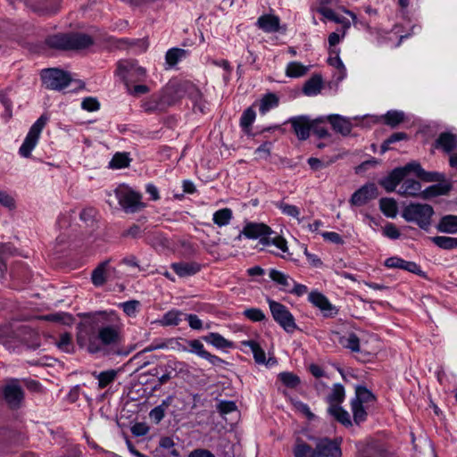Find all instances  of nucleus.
I'll return each instance as SVG.
<instances>
[{
	"mask_svg": "<svg viewBox=\"0 0 457 457\" xmlns=\"http://www.w3.org/2000/svg\"><path fill=\"white\" fill-rule=\"evenodd\" d=\"M83 320L77 325L76 341L79 347H86L90 353L104 352L106 355L127 356L135 345L119 348L121 336L117 325L108 324L106 312L79 314Z\"/></svg>",
	"mask_w": 457,
	"mask_h": 457,
	"instance_id": "1",
	"label": "nucleus"
},
{
	"mask_svg": "<svg viewBox=\"0 0 457 457\" xmlns=\"http://www.w3.org/2000/svg\"><path fill=\"white\" fill-rule=\"evenodd\" d=\"M186 87H162L148 100L143 102L142 107L147 112L164 110L175 104L186 93Z\"/></svg>",
	"mask_w": 457,
	"mask_h": 457,
	"instance_id": "2",
	"label": "nucleus"
},
{
	"mask_svg": "<svg viewBox=\"0 0 457 457\" xmlns=\"http://www.w3.org/2000/svg\"><path fill=\"white\" fill-rule=\"evenodd\" d=\"M434 213V209L430 204L411 203L403 209L402 216L407 222H413L420 228L428 231L431 226Z\"/></svg>",
	"mask_w": 457,
	"mask_h": 457,
	"instance_id": "3",
	"label": "nucleus"
},
{
	"mask_svg": "<svg viewBox=\"0 0 457 457\" xmlns=\"http://www.w3.org/2000/svg\"><path fill=\"white\" fill-rule=\"evenodd\" d=\"M25 398V392L18 378H9L0 387V404L5 403L11 410L21 407Z\"/></svg>",
	"mask_w": 457,
	"mask_h": 457,
	"instance_id": "4",
	"label": "nucleus"
},
{
	"mask_svg": "<svg viewBox=\"0 0 457 457\" xmlns=\"http://www.w3.org/2000/svg\"><path fill=\"white\" fill-rule=\"evenodd\" d=\"M49 44L63 50H81L93 44L90 36L82 33L55 35L49 39Z\"/></svg>",
	"mask_w": 457,
	"mask_h": 457,
	"instance_id": "5",
	"label": "nucleus"
},
{
	"mask_svg": "<svg viewBox=\"0 0 457 457\" xmlns=\"http://www.w3.org/2000/svg\"><path fill=\"white\" fill-rule=\"evenodd\" d=\"M356 457H399L389 449L386 443L375 438H367L355 444Z\"/></svg>",
	"mask_w": 457,
	"mask_h": 457,
	"instance_id": "6",
	"label": "nucleus"
},
{
	"mask_svg": "<svg viewBox=\"0 0 457 457\" xmlns=\"http://www.w3.org/2000/svg\"><path fill=\"white\" fill-rule=\"evenodd\" d=\"M115 74L125 86H140L145 81L146 71L133 61H120Z\"/></svg>",
	"mask_w": 457,
	"mask_h": 457,
	"instance_id": "7",
	"label": "nucleus"
},
{
	"mask_svg": "<svg viewBox=\"0 0 457 457\" xmlns=\"http://www.w3.org/2000/svg\"><path fill=\"white\" fill-rule=\"evenodd\" d=\"M267 302L272 318L287 333L291 334L298 329L295 318L287 306L270 298Z\"/></svg>",
	"mask_w": 457,
	"mask_h": 457,
	"instance_id": "8",
	"label": "nucleus"
},
{
	"mask_svg": "<svg viewBox=\"0 0 457 457\" xmlns=\"http://www.w3.org/2000/svg\"><path fill=\"white\" fill-rule=\"evenodd\" d=\"M48 121V116L42 114L30 127L22 145L19 149V154L24 158L31 156L32 150L36 147L40 134Z\"/></svg>",
	"mask_w": 457,
	"mask_h": 457,
	"instance_id": "9",
	"label": "nucleus"
},
{
	"mask_svg": "<svg viewBox=\"0 0 457 457\" xmlns=\"http://www.w3.org/2000/svg\"><path fill=\"white\" fill-rule=\"evenodd\" d=\"M44 86H69L71 83L85 86V83L73 78L71 73L57 68L44 69L40 72Z\"/></svg>",
	"mask_w": 457,
	"mask_h": 457,
	"instance_id": "10",
	"label": "nucleus"
},
{
	"mask_svg": "<svg viewBox=\"0 0 457 457\" xmlns=\"http://www.w3.org/2000/svg\"><path fill=\"white\" fill-rule=\"evenodd\" d=\"M313 457H342V437L329 438L328 436L314 438Z\"/></svg>",
	"mask_w": 457,
	"mask_h": 457,
	"instance_id": "11",
	"label": "nucleus"
},
{
	"mask_svg": "<svg viewBox=\"0 0 457 457\" xmlns=\"http://www.w3.org/2000/svg\"><path fill=\"white\" fill-rule=\"evenodd\" d=\"M272 229L264 223L247 222L236 239L240 240L244 236L248 239H259L263 245H270Z\"/></svg>",
	"mask_w": 457,
	"mask_h": 457,
	"instance_id": "12",
	"label": "nucleus"
},
{
	"mask_svg": "<svg viewBox=\"0 0 457 457\" xmlns=\"http://www.w3.org/2000/svg\"><path fill=\"white\" fill-rule=\"evenodd\" d=\"M116 196L120 205L127 213H134L145 207V204L141 201V194L133 190H118L116 191Z\"/></svg>",
	"mask_w": 457,
	"mask_h": 457,
	"instance_id": "13",
	"label": "nucleus"
},
{
	"mask_svg": "<svg viewBox=\"0 0 457 457\" xmlns=\"http://www.w3.org/2000/svg\"><path fill=\"white\" fill-rule=\"evenodd\" d=\"M308 301L321 312L324 318H334L338 314V309L329 302L325 295L318 290L309 293Z\"/></svg>",
	"mask_w": 457,
	"mask_h": 457,
	"instance_id": "14",
	"label": "nucleus"
},
{
	"mask_svg": "<svg viewBox=\"0 0 457 457\" xmlns=\"http://www.w3.org/2000/svg\"><path fill=\"white\" fill-rule=\"evenodd\" d=\"M410 173L411 170L407 163L404 166L397 167L392 170L389 174L381 179L378 183L386 192H393Z\"/></svg>",
	"mask_w": 457,
	"mask_h": 457,
	"instance_id": "15",
	"label": "nucleus"
},
{
	"mask_svg": "<svg viewBox=\"0 0 457 457\" xmlns=\"http://www.w3.org/2000/svg\"><path fill=\"white\" fill-rule=\"evenodd\" d=\"M378 195L377 186L374 183H367L352 195L350 204L354 206H362L370 200L377 198Z\"/></svg>",
	"mask_w": 457,
	"mask_h": 457,
	"instance_id": "16",
	"label": "nucleus"
},
{
	"mask_svg": "<svg viewBox=\"0 0 457 457\" xmlns=\"http://www.w3.org/2000/svg\"><path fill=\"white\" fill-rule=\"evenodd\" d=\"M32 333V329L28 326H19L15 329L9 326L0 327V342L4 345H6L10 339L22 342L24 340L23 336H30Z\"/></svg>",
	"mask_w": 457,
	"mask_h": 457,
	"instance_id": "17",
	"label": "nucleus"
},
{
	"mask_svg": "<svg viewBox=\"0 0 457 457\" xmlns=\"http://www.w3.org/2000/svg\"><path fill=\"white\" fill-rule=\"evenodd\" d=\"M312 121L304 115L292 117L287 120L292 125L293 130L299 140H306L309 137Z\"/></svg>",
	"mask_w": 457,
	"mask_h": 457,
	"instance_id": "18",
	"label": "nucleus"
},
{
	"mask_svg": "<svg viewBox=\"0 0 457 457\" xmlns=\"http://www.w3.org/2000/svg\"><path fill=\"white\" fill-rule=\"evenodd\" d=\"M411 172L415 173L418 179L425 182H442L445 176L437 171H426L418 162H408Z\"/></svg>",
	"mask_w": 457,
	"mask_h": 457,
	"instance_id": "19",
	"label": "nucleus"
},
{
	"mask_svg": "<svg viewBox=\"0 0 457 457\" xmlns=\"http://www.w3.org/2000/svg\"><path fill=\"white\" fill-rule=\"evenodd\" d=\"M434 146L446 154H451L457 148V135L452 132H442L436 139Z\"/></svg>",
	"mask_w": 457,
	"mask_h": 457,
	"instance_id": "20",
	"label": "nucleus"
},
{
	"mask_svg": "<svg viewBox=\"0 0 457 457\" xmlns=\"http://www.w3.org/2000/svg\"><path fill=\"white\" fill-rule=\"evenodd\" d=\"M328 120L337 133L344 137L350 135L353 129L350 119L345 118L339 114H331L328 116Z\"/></svg>",
	"mask_w": 457,
	"mask_h": 457,
	"instance_id": "21",
	"label": "nucleus"
},
{
	"mask_svg": "<svg viewBox=\"0 0 457 457\" xmlns=\"http://www.w3.org/2000/svg\"><path fill=\"white\" fill-rule=\"evenodd\" d=\"M170 267L173 270V271L180 278L190 277V276L195 275L202 269V265L196 262H173L170 265Z\"/></svg>",
	"mask_w": 457,
	"mask_h": 457,
	"instance_id": "22",
	"label": "nucleus"
},
{
	"mask_svg": "<svg viewBox=\"0 0 457 457\" xmlns=\"http://www.w3.org/2000/svg\"><path fill=\"white\" fill-rule=\"evenodd\" d=\"M174 395H168L162 403L152 409L149 412V419L154 423L159 424L165 417L166 410L171 405Z\"/></svg>",
	"mask_w": 457,
	"mask_h": 457,
	"instance_id": "23",
	"label": "nucleus"
},
{
	"mask_svg": "<svg viewBox=\"0 0 457 457\" xmlns=\"http://www.w3.org/2000/svg\"><path fill=\"white\" fill-rule=\"evenodd\" d=\"M256 25L266 33L277 32L279 29V18L272 14H264L258 18Z\"/></svg>",
	"mask_w": 457,
	"mask_h": 457,
	"instance_id": "24",
	"label": "nucleus"
},
{
	"mask_svg": "<svg viewBox=\"0 0 457 457\" xmlns=\"http://www.w3.org/2000/svg\"><path fill=\"white\" fill-rule=\"evenodd\" d=\"M421 184L415 179H404L397 193L403 196L421 197Z\"/></svg>",
	"mask_w": 457,
	"mask_h": 457,
	"instance_id": "25",
	"label": "nucleus"
},
{
	"mask_svg": "<svg viewBox=\"0 0 457 457\" xmlns=\"http://www.w3.org/2000/svg\"><path fill=\"white\" fill-rule=\"evenodd\" d=\"M436 228L440 233L456 234L457 233V215L447 214L441 217Z\"/></svg>",
	"mask_w": 457,
	"mask_h": 457,
	"instance_id": "26",
	"label": "nucleus"
},
{
	"mask_svg": "<svg viewBox=\"0 0 457 457\" xmlns=\"http://www.w3.org/2000/svg\"><path fill=\"white\" fill-rule=\"evenodd\" d=\"M451 188L452 186L450 184L439 182L422 190L420 198L428 200L436 196L445 195Z\"/></svg>",
	"mask_w": 457,
	"mask_h": 457,
	"instance_id": "27",
	"label": "nucleus"
},
{
	"mask_svg": "<svg viewBox=\"0 0 457 457\" xmlns=\"http://www.w3.org/2000/svg\"><path fill=\"white\" fill-rule=\"evenodd\" d=\"M328 413L345 428L353 426L350 414L341 405L334 404L333 406H328Z\"/></svg>",
	"mask_w": 457,
	"mask_h": 457,
	"instance_id": "28",
	"label": "nucleus"
},
{
	"mask_svg": "<svg viewBox=\"0 0 457 457\" xmlns=\"http://www.w3.org/2000/svg\"><path fill=\"white\" fill-rule=\"evenodd\" d=\"M188 52L182 48L173 47L169 49L165 54L166 69L174 68L180 61L187 58Z\"/></svg>",
	"mask_w": 457,
	"mask_h": 457,
	"instance_id": "29",
	"label": "nucleus"
},
{
	"mask_svg": "<svg viewBox=\"0 0 457 457\" xmlns=\"http://www.w3.org/2000/svg\"><path fill=\"white\" fill-rule=\"evenodd\" d=\"M202 339L217 349L231 348L234 345L233 342L226 339L217 332H210L209 334L202 337Z\"/></svg>",
	"mask_w": 457,
	"mask_h": 457,
	"instance_id": "30",
	"label": "nucleus"
},
{
	"mask_svg": "<svg viewBox=\"0 0 457 457\" xmlns=\"http://www.w3.org/2000/svg\"><path fill=\"white\" fill-rule=\"evenodd\" d=\"M375 401H376L375 395L370 389H368L365 386L357 385L355 386V395L351 400V402L365 405L370 403H374Z\"/></svg>",
	"mask_w": 457,
	"mask_h": 457,
	"instance_id": "31",
	"label": "nucleus"
},
{
	"mask_svg": "<svg viewBox=\"0 0 457 457\" xmlns=\"http://www.w3.org/2000/svg\"><path fill=\"white\" fill-rule=\"evenodd\" d=\"M270 278L280 287V290L287 292L291 287L293 278L288 275L276 270L270 269L269 271Z\"/></svg>",
	"mask_w": 457,
	"mask_h": 457,
	"instance_id": "32",
	"label": "nucleus"
},
{
	"mask_svg": "<svg viewBox=\"0 0 457 457\" xmlns=\"http://www.w3.org/2000/svg\"><path fill=\"white\" fill-rule=\"evenodd\" d=\"M345 387L342 384L337 383L334 384L331 389V392L327 395L326 402L329 404V406H333L334 404H339L345 401Z\"/></svg>",
	"mask_w": 457,
	"mask_h": 457,
	"instance_id": "33",
	"label": "nucleus"
},
{
	"mask_svg": "<svg viewBox=\"0 0 457 457\" xmlns=\"http://www.w3.org/2000/svg\"><path fill=\"white\" fill-rule=\"evenodd\" d=\"M183 317L185 318V313L181 311L172 309L164 313L158 322L163 327L177 326L183 320Z\"/></svg>",
	"mask_w": 457,
	"mask_h": 457,
	"instance_id": "34",
	"label": "nucleus"
},
{
	"mask_svg": "<svg viewBox=\"0 0 457 457\" xmlns=\"http://www.w3.org/2000/svg\"><path fill=\"white\" fill-rule=\"evenodd\" d=\"M118 371L115 370H108L97 373L94 371L92 375L98 380V387L100 389L105 388L112 384L117 378Z\"/></svg>",
	"mask_w": 457,
	"mask_h": 457,
	"instance_id": "35",
	"label": "nucleus"
},
{
	"mask_svg": "<svg viewBox=\"0 0 457 457\" xmlns=\"http://www.w3.org/2000/svg\"><path fill=\"white\" fill-rule=\"evenodd\" d=\"M109 261L102 262L92 272L91 280L94 286L101 287L106 282V270Z\"/></svg>",
	"mask_w": 457,
	"mask_h": 457,
	"instance_id": "36",
	"label": "nucleus"
},
{
	"mask_svg": "<svg viewBox=\"0 0 457 457\" xmlns=\"http://www.w3.org/2000/svg\"><path fill=\"white\" fill-rule=\"evenodd\" d=\"M293 453L295 457H313L314 448L301 437H297L293 447Z\"/></svg>",
	"mask_w": 457,
	"mask_h": 457,
	"instance_id": "37",
	"label": "nucleus"
},
{
	"mask_svg": "<svg viewBox=\"0 0 457 457\" xmlns=\"http://www.w3.org/2000/svg\"><path fill=\"white\" fill-rule=\"evenodd\" d=\"M379 208L383 214L388 218H395L398 211L397 203L394 198H381L379 200Z\"/></svg>",
	"mask_w": 457,
	"mask_h": 457,
	"instance_id": "38",
	"label": "nucleus"
},
{
	"mask_svg": "<svg viewBox=\"0 0 457 457\" xmlns=\"http://www.w3.org/2000/svg\"><path fill=\"white\" fill-rule=\"evenodd\" d=\"M256 117L255 111L252 107L245 109L240 118V126L243 131L248 136H253L251 133V125L254 121Z\"/></svg>",
	"mask_w": 457,
	"mask_h": 457,
	"instance_id": "39",
	"label": "nucleus"
},
{
	"mask_svg": "<svg viewBox=\"0 0 457 457\" xmlns=\"http://www.w3.org/2000/svg\"><path fill=\"white\" fill-rule=\"evenodd\" d=\"M244 345L250 347V349L253 352L254 361L258 364H264V363L269 364L270 361L272 360L271 358H270L268 360V361H266L265 352L262 350V348L260 346V345L256 341H254V340L245 341Z\"/></svg>",
	"mask_w": 457,
	"mask_h": 457,
	"instance_id": "40",
	"label": "nucleus"
},
{
	"mask_svg": "<svg viewBox=\"0 0 457 457\" xmlns=\"http://www.w3.org/2000/svg\"><path fill=\"white\" fill-rule=\"evenodd\" d=\"M430 240L439 248L444 250H452L457 248V237L445 236H435Z\"/></svg>",
	"mask_w": 457,
	"mask_h": 457,
	"instance_id": "41",
	"label": "nucleus"
},
{
	"mask_svg": "<svg viewBox=\"0 0 457 457\" xmlns=\"http://www.w3.org/2000/svg\"><path fill=\"white\" fill-rule=\"evenodd\" d=\"M310 69V66H304L298 62H291L287 65L286 74L290 78H300L304 76Z\"/></svg>",
	"mask_w": 457,
	"mask_h": 457,
	"instance_id": "42",
	"label": "nucleus"
},
{
	"mask_svg": "<svg viewBox=\"0 0 457 457\" xmlns=\"http://www.w3.org/2000/svg\"><path fill=\"white\" fill-rule=\"evenodd\" d=\"M405 115L403 112L391 110L388 111L384 116V123L391 128L397 127L400 123L404 120Z\"/></svg>",
	"mask_w": 457,
	"mask_h": 457,
	"instance_id": "43",
	"label": "nucleus"
},
{
	"mask_svg": "<svg viewBox=\"0 0 457 457\" xmlns=\"http://www.w3.org/2000/svg\"><path fill=\"white\" fill-rule=\"evenodd\" d=\"M232 211L229 208H222L213 213L212 220L219 227L228 225L232 219Z\"/></svg>",
	"mask_w": 457,
	"mask_h": 457,
	"instance_id": "44",
	"label": "nucleus"
},
{
	"mask_svg": "<svg viewBox=\"0 0 457 457\" xmlns=\"http://www.w3.org/2000/svg\"><path fill=\"white\" fill-rule=\"evenodd\" d=\"M350 405H351V411L353 413V422L359 426L360 424L363 423L367 420L368 413L366 411V407H365V405L359 404L357 403H353V402L350 403Z\"/></svg>",
	"mask_w": 457,
	"mask_h": 457,
	"instance_id": "45",
	"label": "nucleus"
},
{
	"mask_svg": "<svg viewBox=\"0 0 457 457\" xmlns=\"http://www.w3.org/2000/svg\"><path fill=\"white\" fill-rule=\"evenodd\" d=\"M130 161L128 153H116L109 162V168L123 169L129 166Z\"/></svg>",
	"mask_w": 457,
	"mask_h": 457,
	"instance_id": "46",
	"label": "nucleus"
},
{
	"mask_svg": "<svg viewBox=\"0 0 457 457\" xmlns=\"http://www.w3.org/2000/svg\"><path fill=\"white\" fill-rule=\"evenodd\" d=\"M278 97L273 93H268L263 96L260 103V112L265 113L270 109L278 106Z\"/></svg>",
	"mask_w": 457,
	"mask_h": 457,
	"instance_id": "47",
	"label": "nucleus"
},
{
	"mask_svg": "<svg viewBox=\"0 0 457 457\" xmlns=\"http://www.w3.org/2000/svg\"><path fill=\"white\" fill-rule=\"evenodd\" d=\"M279 380L288 388H296L300 383V378L293 372L284 371L278 374Z\"/></svg>",
	"mask_w": 457,
	"mask_h": 457,
	"instance_id": "48",
	"label": "nucleus"
},
{
	"mask_svg": "<svg viewBox=\"0 0 457 457\" xmlns=\"http://www.w3.org/2000/svg\"><path fill=\"white\" fill-rule=\"evenodd\" d=\"M340 344L352 352H360V339L354 333H350L347 337H341Z\"/></svg>",
	"mask_w": 457,
	"mask_h": 457,
	"instance_id": "49",
	"label": "nucleus"
},
{
	"mask_svg": "<svg viewBox=\"0 0 457 457\" xmlns=\"http://www.w3.org/2000/svg\"><path fill=\"white\" fill-rule=\"evenodd\" d=\"M276 206L282 212L283 214L295 218L299 222L303 220V219L299 218L300 209L297 206L287 204L284 201L278 202Z\"/></svg>",
	"mask_w": 457,
	"mask_h": 457,
	"instance_id": "50",
	"label": "nucleus"
},
{
	"mask_svg": "<svg viewBox=\"0 0 457 457\" xmlns=\"http://www.w3.org/2000/svg\"><path fill=\"white\" fill-rule=\"evenodd\" d=\"M185 366H187V364L184 361L170 360L167 361L166 364L160 365V369L162 373L174 376L173 373L177 375V372L182 371Z\"/></svg>",
	"mask_w": 457,
	"mask_h": 457,
	"instance_id": "51",
	"label": "nucleus"
},
{
	"mask_svg": "<svg viewBox=\"0 0 457 457\" xmlns=\"http://www.w3.org/2000/svg\"><path fill=\"white\" fill-rule=\"evenodd\" d=\"M185 343L188 346V352L195 353L203 359H205L209 353V352L204 349L202 342L198 339L185 340Z\"/></svg>",
	"mask_w": 457,
	"mask_h": 457,
	"instance_id": "52",
	"label": "nucleus"
},
{
	"mask_svg": "<svg viewBox=\"0 0 457 457\" xmlns=\"http://www.w3.org/2000/svg\"><path fill=\"white\" fill-rule=\"evenodd\" d=\"M57 347L64 353H71L74 346L71 342V333L65 332L61 334L59 341L56 343Z\"/></svg>",
	"mask_w": 457,
	"mask_h": 457,
	"instance_id": "53",
	"label": "nucleus"
},
{
	"mask_svg": "<svg viewBox=\"0 0 457 457\" xmlns=\"http://www.w3.org/2000/svg\"><path fill=\"white\" fill-rule=\"evenodd\" d=\"M324 120L321 118L316 119L312 121V133L317 136L319 138H325L330 137L326 127L323 125Z\"/></svg>",
	"mask_w": 457,
	"mask_h": 457,
	"instance_id": "54",
	"label": "nucleus"
},
{
	"mask_svg": "<svg viewBox=\"0 0 457 457\" xmlns=\"http://www.w3.org/2000/svg\"><path fill=\"white\" fill-rule=\"evenodd\" d=\"M168 347V344H167V341H154L151 345H149L148 346H146L145 349H143L142 351L138 352L137 353H136L130 361H135V360H137V359H140L144 353H149V352H153L154 350H158V349H165Z\"/></svg>",
	"mask_w": 457,
	"mask_h": 457,
	"instance_id": "55",
	"label": "nucleus"
},
{
	"mask_svg": "<svg viewBox=\"0 0 457 457\" xmlns=\"http://www.w3.org/2000/svg\"><path fill=\"white\" fill-rule=\"evenodd\" d=\"M243 314L245 318L253 322L262 321L266 319L264 312L259 308L245 309Z\"/></svg>",
	"mask_w": 457,
	"mask_h": 457,
	"instance_id": "56",
	"label": "nucleus"
},
{
	"mask_svg": "<svg viewBox=\"0 0 457 457\" xmlns=\"http://www.w3.org/2000/svg\"><path fill=\"white\" fill-rule=\"evenodd\" d=\"M237 404L234 401H220L217 404V411L220 415H227L237 411Z\"/></svg>",
	"mask_w": 457,
	"mask_h": 457,
	"instance_id": "57",
	"label": "nucleus"
},
{
	"mask_svg": "<svg viewBox=\"0 0 457 457\" xmlns=\"http://www.w3.org/2000/svg\"><path fill=\"white\" fill-rule=\"evenodd\" d=\"M294 407L302 414H303L309 420H315V415L311 411L308 404L299 400L292 401Z\"/></svg>",
	"mask_w": 457,
	"mask_h": 457,
	"instance_id": "58",
	"label": "nucleus"
},
{
	"mask_svg": "<svg viewBox=\"0 0 457 457\" xmlns=\"http://www.w3.org/2000/svg\"><path fill=\"white\" fill-rule=\"evenodd\" d=\"M140 305L139 301L130 300L120 303V307L128 316H134Z\"/></svg>",
	"mask_w": 457,
	"mask_h": 457,
	"instance_id": "59",
	"label": "nucleus"
},
{
	"mask_svg": "<svg viewBox=\"0 0 457 457\" xmlns=\"http://www.w3.org/2000/svg\"><path fill=\"white\" fill-rule=\"evenodd\" d=\"M174 441L171 437L170 436H163L160 439L159 441V446L161 448H163V449H166V450H170V453L175 457H179V453L178 450H176L174 448Z\"/></svg>",
	"mask_w": 457,
	"mask_h": 457,
	"instance_id": "60",
	"label": "nucleus"
},
{
	"mask_svg": "<svg viewBox=\"0 0 457 457\" xmlns=\"http://www.w3.org/2000/svg\"><path fill=\"white\" fill-rule=\"evenodd\" d=\"M81 108L87 112H95L100 109V103L96 97H85L81 102Z\"/></svg>",
	"mask_w": 457,
	"mask_h": 457,
	"instance_id": "61",
	"label": "nucleus"
},
{
	"mask_svg": "<svg viewBox=\"0 0 457 457\" xmlns=\"http://www.w3.org/2000/svg\"><path fill=\"white\" fill-rule=\"evenodd\" d=\"M0 204L10 211L16 208L15 199L6 191H0Z\"/></svg>",
	"mask_w": 457,
	"mask_h": 457,
	"instance_id": "62",
	"label": "nucleus"
},
{
	"mask_svg": "<svg viewBox=\"0 0 457 457\" xmlns=\"http://www.w3.org/2000/svg\"><path fill=\"white\" fill-rule=\"evenodd\" d=\"M407 261L398 257V256H392L385 261V266L390 269H401L405 270Z\"/></svg>",
	"mask_w": 457,
	"mask_h": 457,
	"instance_id": "63",
	"label": "nucleus"
},
{
	"mask_svg": "<svg viewBox=\"0 0 457 457\" xmlns=\"http://www.w3.org/2000/svg\"><path fill=\"white\" fill-rule=\"evenodd\" d=\"M339 49L338 48H331L329 50V56L328 58V62L329 65L334 67V69L338 68L340 66H344V63L339 56Z\"/></svg>",
	"mask_w": 457,
	"mask_h": 457,
	"instance_id": "64",
	"label": "nucleus"
}]
</instances>
